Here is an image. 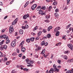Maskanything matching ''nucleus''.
I'll return each mask as SVG.
<instances>
[{
    "mask_svg": "<svg viewBox=\"0 0 73 73\" xmlns=\"http://www.w3.org/2000/svg\"><path fill=\"white\" fill-rule=\"evenodd\" d=\"M58 63H59V64H60L61 63V60L59 59V60H58Z\"/></svg>",
    "mask_w": 73,
    "mask_h": 73,
    "instance_id": "obj_41",
    "label": "nucleus"
},
{
    "mask_svg": "<svg viewBox=\"0 0 73 73\" xmlns=\"http://www.w3.org/2000/svg\"><path fill=\"white\" fill-rule=\"evenodd\" d=\"M6 36L7 35H1V36H0V38H4L5 39L7 40V41H6V44H9L10 42V40H9V38L8 36H7V37H6Z\"/></svg>",
    "mask_w": 73,
    "mask_h": 73,
    "instance_id": "obj_1",
    "label": "nucleus"
},
{
    "mask_svg": "<svg viewBox=\"0 0 73 73\" xmlns=\"http://www.w3.org/2000/svg\"><path fill=\"white\" fill-rule=\"evenodd\" d=\"M31 8L33 10H34V4H33L31 7Z\"/></svg>",
    "mask_w": 73,
    "mask_h": 73,
    "instance_id": "obj_39",
    "label": "nucleus"
},
{
    "mask_svg": "<svg viewBox=\"0 0 73 73\" xmlns=\"http://www.w3.org/2000/svg\"><path fill=\"white\" fill-rule=\"evenodd\" d=\"M59 71L60 70L59 69L57 68L56 67V71L57 72H59Z\"/></svg>",
    "mask_w": 73,
    "mask_h": 73,
    "instance_id": "obj_34",
    "label": "nucleus"
},
{
    "mask_svg": "<svg viewBox=\"0 0 73 73\" xmlns=\"http://www.w3.org/2000/svg\"><path fill=\"white\" fill-rule=\"evenodd\" d=\"M45 44V42L44 41H42L41 43V45H44Z\"/></svg>",
    "mask_w": 73,
    "mask_h": 73,
    "instance_id": "obj_27",
    "label": "nucleus"
},
{
    "mask_svg": "<svg viewBox=\"0 0 73 73\" xmlns=\"http://www.w3.org/2000/svg\"><path fill=\"white\" fill-rule=\"evenodd\" d=\"M10 62H11L10 61L7 62L6 63V65H9L10 64Z\"/></svg>",
    "mask_w": 73,
    "mask_h": 73,
    "instance_id": "obj_40",
    "label": "nucleus"
},
{
    "mask_svg": "<svg viewBox=\"0 0 73 73\" xmlns=\"http://www.w3.org/2000/svg\"><path fill=\"white\" fill-rule=\"evenodd\" d=\"M25 56H24V55H23V56L22 58V59H25Z\"/></svg>",
    "mask_w": 73,
    "mask_h": 73,
    "instance_id": "obj_56",
    "label": "nucleus"
},
{
    "mask_svg": "<svg viewBox=\"0 0 73 73\" xmlns=\"http://www.w3.org/2000/svg\"><path fill=\"white\" fill-rule=\"evenodd\" d=\"M53 67L54 68H53V71L56 72V66L55 64H54Z\"/></svg>",
    "mask_w": 73,
    "mask_h": 73,
    "instance_id": "obj_10",
    "label": "nucleus"
},
{
    "mask_svg": "<svg viewBox=\"0 0 73 73\" xmlns=\"http://www.w3.org/2000/svg\"><path fill=\"white\" fill-rule=\"evenodd\" d=\"M13 56H15V55H17V53H16V52H14L13 54H12Z\"/></svg>",
    "mask_w": 73,
    "mask_h": 73,
    "instance_id": "obj_51",
    "label": "nucleus"
},
{
    "mask_svg": "<svg viewBox=\"0 0 73 73\" xmlns=\"http://www.w3.org/2000/svg\"><path fill=\"white\" fill-rule=\"evenodd\" d=\"M47 37L46 36H44V37H43L42 38V39L44 40L45 39H47Z\"/></svg>",
    "mask_w": 73,
    "mask_h": 73,
    "instance_id": "obj_50",
    "label": "nucleus"
},
{
    "mask_svg": "<svg viewBox=\"0 0 73 73\" xmlns=\"http://www.w3.org/2000/svg\"><path fill=\"white\" fill-rule=\"evenodd\" d=\"M40 9H39V6H38V7L37 8V11H40Z\"/></svg>",
    "mask_w": 73,
    "mask_h": 73,
    "instance_id": "obj_63",
    "label": "nucleus"
},
{
    "mask_svg": "<svg viewBox=\"0 0 73 73\" xmlns=\"http://www.w3.org/2000/svg\"><path fill=\"white\" fill-rule=\"evenodd\" d=\"M46 8L45 6L43 5L41 8V9H43V10H45Z\"/></svg>",
    "mask_w": 73,
    "mask_h": 73,
    "instance_id": "obj_18",
    "label": "nucleus"
},
{
    "mask_svg": "<svg viewBox=\"0 0 73 73\" xmlns=\"http://www.w3.org/2000/svg\"><path fill=\"white\" fill-rule=\"evenodd\" d=\"M18 21V18L17 17L16 19H15V24L16 23L17 21Z\"/></svg>",
    "mask_w": 73,
    "mask_h": 73,
    "instance_id": "obj_48",
    "label": "nucleus"
},
{
    "mask_svg": "<svg viewBox=\"0 0 73 73\" xmlns=\"http://www.w3.org/2000/svg\"><path fill=\"white\" fill-rule=\"evenodd\" d=\"M29 28V26H28V25H27V24H26V25H25V29L26 28L27 29V28Z\"/></svg>",
    "mask_w": 73,
    "mask_h": 73,
    "instance_id": "obj_28",
    "label": "nucleus"
},
{
    "mask_svg": "<svg viewBox=\"0 0 73 73\" xmlns=\"http://www.w3.org/2000/svg\"><path fill=\"white\" fill-rule=\"evenodd\" d=\"M59 34L60 32L59 31H56V33L55 35L56 36H59Z\"/></svg>",
    "mask_w": 73,
    "mask_h": 73,
    "instance_id": "obj_16",
    "label": "nucleus"
},
{
    "mask_svg": "<svg viewBox=\"0 0 73 73\" xmlns=\"http://www.w3.org/2000/svg\"><path fill=\"white\" fill-rule=\"evenodd\" d=\"M71 25V24H70L69 25H68V26H67V27L68 28H69L70 27Z\"/></svg>",
    "mask_w": 73,
    "mask_h": 73,
    "instance_id": "obj_52",
    "label": "nucleus"
},
{
    "mask_svg": "<svg viewBox=\"0 0 73 73\" xmlns=\"http://www.w3.org/2000/svg\"><path fill=\"white\" fill-rule=\"evenodd\" d=\"M38 29V26H36L33 29V31H35L36 30V29Z\"/></svg>",
    "mask_w": 73,
    "mask_h": 73,
    "instance_id": "obj_15",
    "label": "nucleus"
},
{
    "mask_svg": "<svg viewBox=\"0 0 73 73\" xmlns=\"http://www.w3.org/2000/svg\"><path fill=\"white\" fill-rule=\"evenodd\" d=\"M25 49H26L25 47H22V48L21 50L22 52H25Z\"/></svg>",
    "mask_w": 73,
    "mask_h": 73,
    "instance_id": "obj_20",
    "label": "nucleus"
},
{
    "mask_svg": "<svg viewBox=\"0 0 73 73\" xmlns=\"http://www.w3.org/2000/svg\"><path fill=\"white\" fill-rule=\"evenodd\" d=\"M14 31V29L12 25L10 26L9 28V32L10 33H12Z\"/></svg>",
    "mask_w": 73,
    "mask_h": 73,
    "instance_id": "obj_3",
    "label": "nucleus"
},
{
    "mask_svg": "<svg viewBox=\"0 0 73 73\" xmlns=\"http://www.w3.org/2000/svg\"><path fill=\"white\" fill-rule=\"evenodd\" d=\"M3 54L1 52H0V57H3Z\"/></svg>",
    "mask_w": 73,
    "mask_h": 73,
    "instance_id": "obj_33",
    "label": "nucleus"
},
{
    "mask_svg": "<svg viewBox=\"0 0 73 73\" xmlns=\"http://www.w3.org/2000/svg\"><path fill=\"white\" fill-rule=\"evenodd\" d=\"M23 56L22 54H19V57H21V56Z\"/></svg>",
    "mask_w": 73,
    "mask_h": 73,
    "instance_id": "obj_61",
    "label": "nucleus"
},
{
    "mask_svg": "<svg viewBox=\"0 0 73 73\" xmlns=\"http://www.w3.org/2000/svg\"><path fill=\"white\" fill-rule=\"evenodd\" d=\"M29 17V16L28 13H27V14H26V15H25L23 16L24 19H26L27 17Z\"/></svg>",
    "mask_w": 73,
    "mask_h": 73,
    "instance_id": "obj_6",
    "label": "nucleus"
},
{
    "mask_svg": "<svg viewBox=\"0 0 73 73\" xmlns=\"http://www.w3.org/2000/svg\"><path fill=\"white\" fill-rule=\"evenodd\" d=\"M0 49L1 50H3L4 49V45H1V46Z\"/></svg>",
    "mask_w": 73,
    "mask_h": 73,
    "instance_id": "obj_14",
    "label": "nucleus"
},
{
    "mask_svg": "<svg viewBox=\"0 0 73 73\" xmlns=\"http://www.w3.org/2000/svg\"><path fill=\"white\" fill-rule=\"evenodd\" d=\"M26 41L27 42H30V38H27L26 39Z\"/></svg>",
    "mask_w": 73,
    "mask_h": 73,
    "instance_id": "obj_23",
    "label": "nucleus"
},
{
    "mask_svg": "<svg viewBox=\"0 0 73 73\" xmlns=\"http://www.w3.org/2000/svg\"><path fill=\"white\" fill-rule=\"evenodd\" d=\"M48 45V42H46L44 43V45H45V46Z\"/></svg>",
    "mask_w": 73,
    "mask_h": 73,
    "instance_id": "obj_53",
    "label": "nucleus"
},
{
    "mask_svg": "<svg viewBox=\"0 0 73 73\" xmlns=\"http://www.w3.org/2000/svg\"><path fill=\"white\" fill-rule=\"evenodd\" d=\"M48 56V55H45V54H44V56L45 58H46V57H47Z\"/></svg>",
    "mask_w": 73,
    "mask_h": 73,
    "instance_id": "obj_57",
    "label": "nucleus"
},
{
    "mask_svg": "<svg viewBox=\"0 0 73 73\" xmlns=\"http://www.w3.org/2000/svg\"><path fill=\"white\" fill-rule=\"evenodd\" d=\"M61 42H58V43L56 44V46H58V45H61Z\"/></svg>",
    "mask_w": 73,
    "mask_h": 73,
    "instance_id": "obj_30",
    "label": "nucleus"
},
{
    "mask_svg": "<svg viewBox=\"0 0 73 73\" xmlns=\"http://www.w3.org/2000/svg\"><path fill=\"white\" fill-rule=\"evenodd\" d=\"M23 29H21L19 31V33L20 34H23Z\"/></svg>",
    "mask_w": 73,
    "mask_h": 73,
    "instance_id": "obj_19",
    "label": "nucleus"
},
{
    "mask_svg": "<svg viewBox=\"0 0 73 73\" xmlns=\"http://www.w3.org/2000/svg\"><path fill=\"white\" fill-rule=\"evenodd\" d=\"M52 8V7L51 6H50L49 7V8H48V11H50Z\"/></svg>",
    "mask_w": 73,
    "mask_h": 73,
    "instance_id": "obj_32",
    "label": "nucleus"
},
{
    "mask_svg": "<svg viewBox=\"0 0 73 73\" xmlns=\"http://www.w3.org/2000/svg\"><path fill=\"white\" fill-rule=\"evenodd\" d=\"M61 56L62 57H63V58H64L66 59H66H67L68 58L67 56H66V55H61Z\"/></svg>",
    "mask_w": 73,
    "mask_h": 73,
    "instance_id": "obj_13",
    "label": "nucleus"
},
{
    "mask_svg": "<svg viewBox=\"0 0 73 73\" xmlns=\"http://www.w3.org/2000/svg\"><path fill=\"white\" fill-rule=\"evenodd\" d=\"M26 62H27V63L28 64H29V65H27V67H31V64H32L33 63H34V62L33 60H29L28 59H27L26 60Z\"/></svg>",
    "mask_w": 73,
    "mask_h": 73,
    "instance_id": "obj_2",
    "label": "nucleus"
},
{
    "mask_svg": "<svg viewBox=\"0 0 73 73\" xmlns=\"http://www.w3.org/2000/svg\"><path fill=\"white\" fill-rule=\"evenodd\" d=\"M46 51L45 49H43L42 50V52H41V53H44Z\"/></svg>",
    "mask_w": 73,
    "mask_h": 73,
    "instance_id": "obj_29",
    "label": "nucleus"
},
{
    "mask_svg": "<svg viewBox=\"0 0 73 73\" xmlns=\"http://www.w3.org/2000/svg\"><path fill=\"white\" fill-rule=\"evenodd\" d=\"M59 11V9H58V8H57L55 10V11L56 13H57V12H58Z\"/></svg>",
    "mask_w": 73,
    "mask_h": 73,
    "instance_id": "obj_26",
    "label": "nucleus"
},
{
    "mask_svg": "<svg viewBox=\"0 0 73 73\" xmlns=\"http://www.w3.org/2000/svg\"><path fill=\"white\" fill-rule=\"evenodd\" d=\"M46 1H47V2H50V1L51 2H53V1L51 0H46Z\"/></svg>",
    "mask_w": 73,
    "mask_h": 73,
    "instance_id": "obj_44",
    "label": "nucleus"
},
{
    "mask_svg": "<svg viewBox=\"0 0 73 73\" xmlns=\"http://www.w3.org/2000/svg\"><path fill=\"white\" fill-rule=\"evenodd\" d=\"M35 38L34 37H31L30 38V41H33L34 40Z\"/></svg>",
    "mask_w": 73,
    "mask_h": 73,
    "instance_id": "obj_22",
    "label": "nucleus"
},
{
    "mask_svg": "<svg viewBox=\"0 0 73 73\" xmlns=\"http://www.w3.org/2000/svg\"><path fill=\"white\" fill-rule=\"evenodd\" d=\"M68 46L69 48H70L71 50H72L73 49V45L71 44H68Z\"/></svg>",
    "mask_w": 73,
    "mask_h": 73,
    "instance_id": "obj_8",
    "label": "nucleus"
},
{
    "mask_svg": "<svg viewBox=\"0 0 73 73\" xmlns=\"http://www.w3.org/2000/svg\"><path fill=\"white\" fill-rule=\"evenodd\" d=\"M37 6V4H34V9L36 8V7Z\"/></svg>",
    "mask_w": 73,
    "mask_h": 73,
    "instance_id": "obj_49",
    "label": "nucleus"
},
{
    "mask_svg": "<svg viewBox=\"0 0 73 73\" xmlns=\"http://www.w3.org/2000/svg\"><path fill=\"white\" fill-rule=\"evenodd\" d=\"M15 45L16 43L15 41H12L11 43V45L12 46H14Z\"/></svg>",
    "mask_w": 73,
    "mask_h": 73,
    "instance_id": "obj_7",
    "label": "nucleus"
},
{
    "mask_svg": "<svg viewBox=\"0 0 73 73\" xmlns=\"http://www.w3.org/2000/svg\"><path fill=\"white\" fill-rule=\"evenodd\" d=\"M54 15L55 16V17H58V14H57V13H54Z\"/></svg>",
    "mask_w": 73,
    "mask_h": 73,
    "instance_id": "obj_46",
    "label": "nucleus"
},
{
    "mask_svg": "<svg viewBox=\"0 0 73 73\" xmlns=\"http://www.w3.org/2000/svg\"><path fill=\"white\" fill-rule=\"evenodd\" d=\"M71 61L72 62H73V59H72L71 60H68V62H71Z\"/></svg>",
    "mask_w": 73,
    "mask_h": 73,
    "instance_id": "obj_45",
    "label": "nucleus"
},
{
    "mask_svg": "<svg viewBox=\"0 0 73 73\" xmlns=\"http://www.w3.org/2000/svg\"><path fill=\"white\" fill-rule=\"evenodd\" d=\"M3 47L4 49H7V45H3Z\"/></svg>",
    "mask_w": 73,
    "mask_h": 73,
    "instance_id": "obj_47",
    "label": "nucleus"
},
{
    "mask_svg": "<svg viewBox=\"0 0 73 73\" xmlns=\"http://www.w3.org/2000/svg\"><path fill=\"white\" fill-rule=\"evenodd\" d=\"M53 0L54 1V2L52 3V4L54 5H56L57 4V2L56 1V0H52V2H53Z\"/></svg>",
    "mask_w": 73,
    "mask_h": 73,
    "instance_id": "obj_11",
    "label": "nucleus"
},
{
    "mask_svg": "<svg viewBox=\"0 0 73 73\" xmlns=\"http://www.w3.org/2000/svg\"><path fill=\"white\" fill-rule=\"evenodd\" d=\"M3 5V3L2 2H0V5L2 6Z\"/></svg>",
    "mask_w": 73,
    "mask_h": 73,
    "instance_id": "obj_62",
    "label": "nucleus"
},
{
    "mask_svg": "<svg viewBox=\"0 0 73 73\" xmlns=\"http://www.w3.org/2000/svg\"><path fill=\"white\" fill-rule=\"evenodd\" d=\"M42 33V31H39V32H38L37 34L38 36H40V35H41V34Z\"/></svg>",
    "mask_w": 73,
    "mask_h": 73,
    "instance_id": "obj_24",
    "label": "nucleus"
},
{
    "mask_svg": "<svg viewBox=\"0 0 73 73\" xmlns=\"http://www.w3.org/2000/svg\"><path fill=\"white\" fill-rule=\"evenodd\" d=\"M25 41L23 40L22 41L20 44V45H21L23 44L24 43Z\"/></svg>",
    "mask_w": 73,
    "mask_h": 73,
    "instance_id": "obj_25",
    "label": "nucleus"
},
{
    "mask_svg": "<svg viewBox=\"0 0 73 73\" xmlns=\"http://www.w3.org/2000/svg\"><path fill=\"white\" fill-rule=\"evenodd\" d=\"M49 73H53V68H51L49 72Z\"/></svg>",
    "mask_w": 73,
    "mask_h": 73,
    "instance_id": "obj_12",
    "label": "nucleus"
},
{
    "mask_svg": "<svg viewBox=\"0 0 73 73\" xmlns=\"http://www.w3.org/2000/svg\"><path fill=\"white\" fill-rule=\"evenodd\" d=\"M42 32L44 33H46V29H44L42 31Z\"/></svg>",
    "mask_w": 73,
    "mask_h": 73,
    "instance_id": "obj_38",
    "label": "nucleus"
},
{
    "mask_svg": "<svg viewBox=\"0 0 73 73\" xmlns=\"http://www.w3.org/2000/svg\"><path fill=\"white\" fill-rule=\"evenodd\" d=\"M35 1L34 0H33V1H31V2H30V4H32V3H33L35 2Z\"/></svg>",
    "mask_w": 73,
    "mask_h": 73,
    "instance_id": "obj_54",
    "label": "nucleus"
},
{
    "mask_svg": "<svg viewBox=\"0 0 73 73\" xmlns=\"http://www.w3.org/2000/svg\"><path fill=\"white\" fill-rule=\"evenodd\" d=\"M50 17V16L49 15H46V19H49Z\"/></svg>",
    "mask_w": 73,
    "mask_h": 73,
    "instance_id": "obj_36",
    "label": "nucleus"
},
{
    "mask_svg": "<svg viewBox=\"0 0 73 73\" xmlns=\"http://www.w3.org/2000/svg\"><path fill=\"white\" fill-rule=\"evenodd\" d=\"M44 21L46 23H49V20L47 19L46 20H44Z\"/></svg>",
    "mask_w": 73,
    "mask_h": 73,
    "instance_id": "obj_42",
    "label": "nucleus"
},
{
    "mask_svg": "<svg viewBox=\"0 0 73 73\" xmlns=\"http://www.w3.org/2000/svg\"><path fill=\"white\" fill-rule=\"evenodd\" d=\"M16 24V22L15 21V20L12 23V25H15Z\"/></svg>",
    "mask_w": 73,
    "mask_h": 73,
    "instance_id": "obj_37",
    "label": "nucleus"
},
{
    "mask_svg": "<svg viewBox=\"0 0 73 73\" xmlns=\"http://www.w3.org/2000/svg\"><path fill=\"white\" fill-rule=\"evenodd\" d=\"M19 66L20 67H21V70H23L24 71H26L27 72L28 71V69H27V68H25L23 69V68L24 67V66H22V65H19Z\"/></svg>",
    "mask_w": 73,
    "mask_h": 73,
    "instance_id": "obj_4",
    "label": "nucleus"
},
{
    "mask_svg": "<svg viewBox=\"0 0 73 73\" xmlns=\"http://www.w3.org/2000/svg\"><path fill=\"white\" fill-rule=\"evenodd\" d=\"M38 55H35V58H38Z\"/></svg>",
    "mask_w": 73,
    "mask_h": 73,
    "instance_id": "obj_60",
    "label": "nucleus"
},
{
    "mask_svg": "<svg viewBox=\"0 0 73 73\" xmlns=\"http://www.w3.org/2000/svg\"><path fill=\"white\" fill-rule=\"evenodd\" d=\"M68 51H65L64 53H68Z\"/></svg>",
    "mask_w": 73,
    "mask_h": 73,
    "instance_id": "obj_64",
    "label": "nucleus"
},
{
    "mask_svg": "<svg viewBox=\"0 0 73 73\" xmlns=\"http://www.w3.org/2000/svg\"><path fill=\"white\" fill-rule=\"evenodd\" d=\"M68 8V7L67 6H65V8H64V10H67Z\"/></svg>",
    "mask_w": 73,
    "mask_h": 73,
    "instance_id": "obj_35",
    "label": "nucleus"
},
{
    "mask_svg": "<svg viewBox=\"0 0 73 73\" xmlns=\"http://www.w3.org/2000/svg\"><path fill=\"white\" fill-rule=\"evenodd\" d=\"M47 37L48 38H50L51 37V35L50 34H48V35H47Z\"/></svg>",
    "mask_w": 73,
    "mask_h": 73,
    "instance_id": "obj_31",
    "label": "nucleus"
},
{
    "mask_svg": "<svg viewBox=\"0 0 73 73\" xmlns=\"http://www.w3.org/2000/svg\"><path fill=\"white\" fill-rule=\"evenodd\" d=\"M66 73H71V72L70 70H68L67 72H66Z\"/></svg>",
    "mask_w": 73,
    "mask_h": 73,
    "instance_id": "obj_55",
    "label": "nucleus"
},
{
    "mask_svg": "<svg viewBox=\"0 0 73 73\" xmlns=\"http://www.w3.org/2000/svg\"><path fill=\"white\" fill-rule=\"evenodd\" d=\"M22 28L23 29H25V27L24 26H22Z\"/></svg>",
    "mask_w": 73,
    "mask_h": 73,
    "instance_id": "obj_58",
    "label": "nucleus"
},
{
    "mask_svg": "<svg viewBox=\"0 0 73 73\" xmlns=\"http://www.w3.org/2000/svg\"><path fill=\"white\" fill-rule=\"evenodd\" d=\"M60 27H56L54 30V31L55 32H56L57 31H58L59 29H60Z\"/></svg>",
    "mask_w": 73,
    "mask_h": 73,
    "instance_id": "obj_9",
    "label": "nucleus"
},
{
    "mask_svg": "<svg viewBox=\"0 0 73 73\" xmlns=\"http://www.w3.org/2000/svg\"><path fill=\"white\" fill-rule=\"evenodd\" d=\"M4 41H5V40H2L1 42H0V45H2V44H3Z\"/></svg>",
    "mask_w": 73,
    "mask_h": 73,
    "instance_id": "obj_21",
    "label": "nucleus"
},
{
    "mask_svg": "<svg viewBox=\"0 0 73 73\" xmlns=\"http://www.w3.org/2000/svg\"><path fill=\"white\" fill-rule=\"evenodd\" d=\"M14 0H12V1H11L10 3V4H12Z\"/></svg>",
    "mask_w": 73,
    "mask_h": 73,
    "instance_id": "obj_59",
    "label": "nucleus"
},
{
    "mask_svg": "<svg viewBox=\"0 0 73 73\" xmlns=\"http://www.w3.org/2000/svg\"><path fill=\"white\" fill-rule=\"evenodd\" d=\"M38 13L39 14H41L42 15H46V14L45 13H44V11H42V10H40V11H39L38 12Z\"/></svg>",
    "mask_w": 73,
    "mask_h": 73,
    "instance_id": "obj_5",
    "label": "nucleus"
},
{
    "mask_svg": "<svg viewBox=\"0 0 73 73\" xmlns=\"http://www.w3.org/2000/svg\"><path fill=\"white\" fill-rule=\"evenodd\" d=\"M39 38H40V37H39V36L36 37L35 38L36 40H38L39 39Z\"/></svg>",
    "mask_w": 73,
    "mask_h": 73,
    "instance_id": "obj_43",
    "label": "nucleus"
},
{
    "mask_svg": "<svg viewBox=\"0 0 73 73\" xmlns=\"http://www.w3.org/2000/svg\"><path fill=\"white\" fill-rule=\"evenodd\" d=\"M29 1H27L26 2V3L25 4V5L24 6V7H27V6L29 4Z\"/></svg>",
    "mask_w": 73,
    "mask_h": 73,
    "instance_id": "obj_17",
    "label": "nucleus"
}]
</instances>
